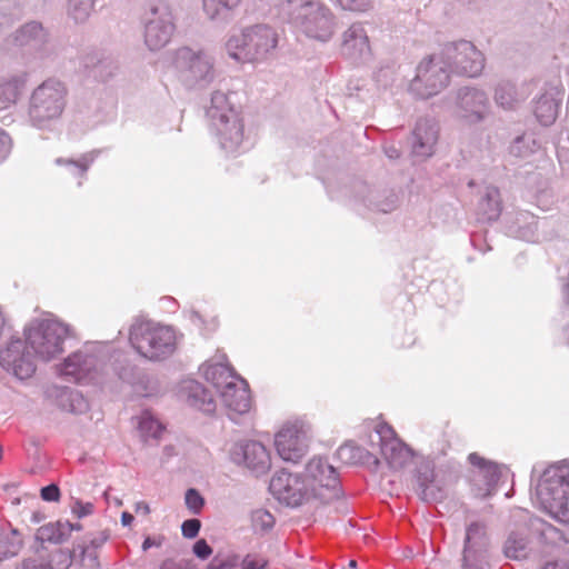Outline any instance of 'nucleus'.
<instances>
[{"label":"nucleus","instance_id":"1","mask_svg":"<svg viewBox=\"0 0 569 569\" xmlns=\"http://www.w3.org/2000/svg\"><path fill=\"white\" fill-rule=\"evenodd\" d=\"M278 13L310 38L328 41L333 34L335 17L320 1L280 0Z\"/></svg>","mask_w":569,"mask_h":569},{"label":"nucleus","instance_id":"2","mask_svg":"<svg viewBox=\"0 0 569 569\" xmlns=\"http://www.w3.org/2000/svg\"><path fill=\"white\" fill-rule=\"evenodd\" d=\"M207 117L216 131L219 143L227 152H236L243 141L244 126L238 112L230 106L226 93L214 91Z\"/></svg>","mask_w":569,"mask_h":569},{"label":"nucleus","instance_id":"3","mask_svg":"<svg viewBox=\"0 0 569 569\" xmlns=\"http://www.w3.org/2000/svg\"><path fill=\"white\" fill-rule=\"evenodd\" d=\"M67 94L66 84L58 79L49 78L39 84L29 99L28 116L31 123L44 128L59 119L67 104Z\"/></svg>","mask_w":569,"mask_h":569},{"label":"nucleus","instance_id":"4","mask_svg":"<svg viewBox=\"0 0 569 569\" xmlns=\"http://www.w3.org/2000/svg\"><path fill=\"white\" fill-rule=\"evenodd\" d=\"M172 68L188 89L208 87L216 78L214 60L203 50L181 47L172 53Z\"/></svg>","mask_w":569,"mask_h":569},{"label":"nucleus","instance_id":"5","mask_svg":"<svg viewBox=\"0 0 569 569\" xmlns=\"http://www.w3.org/2000/svg\"><path fill=\"white\" fill-rule=\"evenodd\" d=\"M130 342L141 356L153 361L163 360L176 350L174 331L170 327L152 322L133 325Z\"/></svg>","mask_w":569,"mask_h":569},{"label":"nucleus","instance_id":"6","mask_svg":"<svg viewBox=\"0 0 569 569\" xmlns=\"http://www.w3.org/2000/svg\"><path fill=\"white\" fill-rule=\"evenodd\" d=\"M276 44V32L268 26L258 24L230 37L226 49L239 62H253L263 59Z\"/></svg>","mask_w":569,"mask_h":569},{"label":"nucleus","instance_id":"7","mask_svg":"<svg viewBox=\"0 0 569 569\" xmlns=\"http://www.w3.org/2000/svg\"><path fill=\"white\" fill-rule=\"evenodd\" d=\"M562 469L545 470L538 485L537 497L543 510L555 519L569 523V481Z\"/></svg>","mask_w":569,"mask_h":569},{"label":"nucleus","instance_id":"8","mask_svg":"<svg viewBox=\"0 0 569 569\" xmlns=\"http://www.w3.org/2000/svg\"><path fill=\"white\" fill-rule=\"evenodd\" d=\"M71 335L70 328L54 319L34 321L26 337L38 358L49 361L63 352L64 340Z\"/></svg>","mask_w":569,"mask_h":569},{"label":"nucleus","instance_id":"9","mask_svg":"<svg viewBox=\"0 0 569 569\" xmlns=\"http://www.w3.org/2000/svg\"><path fill=\"white\" fill-rule=\"evenodd\" d=\"M450 69L442 54L432 53L417 67L409 90L420 99H429L442 91L450 82Z\"/></svg>","mask_w":569,"mask_h":569},{"label":"nucleus","instance_id":"10","mask_svg":"<svg viewBox=\"0 0 569 569\" xmlns=\"http://www.w3.org/2000/svg\"><path fill=\"white\" fill-rule=\"evenodd\" d=\"M143 39L150 51H159L171 40L174 31V16L169 3L159 1L150 6L143 16Z\"/></svg>","mask_w":569,"mask_h":569},{"label":"nucleus","instance_id":"11","mask_svg":"<svg viewBox=\"0 0 569 569\" xmlns=\"http://www.w3.org/2000/svg\"><path fill=\"white\" fill-rule=\"evenodd\" d=\"M451 73L478 77L485 68V57L476 46L468 40L451 41L440 49Z\"/></svg>","mask_w":569,"mask_h":569},{"label":"nucleus","instance_id":"12","mask_svg":"<svg viewBox=\"0 0 569 569\" xmlns=\"http://www.w3.org/2000/svg\"><path fill=\"white\" fill-rule=\"evenodd\" d=\"M301 477L308 482V487L315 489L316 500L321 503L339 498L341 486L336 469L322 458L311 459Z\"/></svg>","mask_w":569,"mask_h":569},{"label":"nucleus","instance_id":"13","mask_svg":"<svg viewBox=\"0 0 569 569\" xmlns=\"http://www.w3.org/2000/svg\"><path fill=\"white\" fill-rule=\"evenodd\" d=\"M270 492L289 507L316 500L315 489L308 487L301 475H292L284 470L277 472L270 480Z\"/></svg>","mask_w":569,"mask_h":569},{"label":"nucleus","instance_id":"14","mask_svg":"<svg viewBox=\"0 0 569 569\" xmlns=\"http://www.w3.org/2000/svg\"><path fill=\"white\" fill-rule=\"evenodd\" d=\"M37 358L27 338H11L6 347L0 349V366L20 380L28 379L34 373Z\"/></svg>","mask_w":569,"mask_h":569},{"label":"nucleus","instance_id":"15","mask_svg":"<svg viewBox=\"0 0 569 569\" xmlns=\"http://www.w3.org/2000/svg\"><path fill=\"white\" fill-rule=\"evenodd\" d=\"M489 539L485 525L472 522L467 527L461 557V569L489 568Z\"/></svg>","mask_w":569,"mask_h":569},{"label":"nucleus","instance_id":"16","mask_svg":"<svg viewBox=\"0 0 569 569\" xmlns=\"http://www.w3.org/2000/svg\"><path fill=\"white\" fill-rule=\"evenodd\" d=\"M468 460L475 468L471 473L473 495L478 498L491 496L502 476V467L480 457L477 452L470 453Z\"/></svg>","mask_w":569,"mask_h":569},{"label":"nucleus","instance_id":"17","mask_svg":"<svg viewBox=\"0 0 569 569\" xmlns=\"http://www.w3.org/2000/svg\"><path fill=\"white\" fill-rule=\"evenodd\" d=\"M231 460L244 465L256 476L264 475L271 467V458L267 448L258 441L236 443L230 451Z\"/></svg>","mask_w":569,"mask_h":569},{"label":"nucleus","instance_id":"18","mask_svg":"<svg viewBox=\"0 0 569 569\" xmlns=\"http://www.w3.org/2000/svg\"><path fill=\"white\" fill-rule=\"evenodd\" d=\"M458 114L471 123L485 119L488 110L487 94L477 88L462 87L456 93Z\"/></svg>","mask_w":569,"mask_h":569},{"label":"nucleus","instance_id":"19","mask_svg":"<svg viewBox=\"0 0 569 569\" xmlns=\"http://www.w3.org/2000/svg\"><path fill=\"white\" fill-rule=\"evenodd\" d=\"M98 368L99 360L94 355L78 351L64 360L60 373L69 381L83 383L94 379Z\"/></svg>","mask_w":569,"mask_h":569},{"label":"nucleus","instance_id":"20","mask_svg":"<svg viewBox=\"0 0 569 569\" xmlns=\"http://www.w3.org/2000/svg\"><path fill=\"white\" fill-rule=\"evenodd\" d=\"M418 496L428 503L439 502L447 496L441 479L435 473L432 461L421 462L417 469Z\"/></svg>","mask_w":569,"mask_h":569},{"label":"nucleus","instance_id":"21","mask_svg":"<svg viewBox=\"0 0 569 569\" xmlns=\"http://www.w3.org/2000/svg\"><path fill=\"white\" fill-rule=\"evenodd\" d=\"M274 446L279 456L291 462H298L306 453L305 435L297 426L283 427L274 439Z\"/></svg>","mask_w":569,"mask_h":569},{"label":"nucleus","instance_id":"22","mask_svg":"<svg viewBox=\"0 0 569 569\" xmlns=\"http://www.w3.org/2000/svg\"><path fill=\"white\" fill-rule=\"evenodd\" d=\"M439 136L438 122L432 118L418 119L412 131V153L420 158H428L433 153Z\"/></svg>","mask_w":569,"mask_h":569},{"label":"nucleus","instance_id":"23","mask_svg":"<svg viewBox=\"0 0 569 569\" xmlns=\"http://www.w3.org/2000/svg\"><path fill=\"white\" fill-rule=\"evenodd\" d=\"M381 453L393 469H400L406 466L411 457V450L399 439L395 437V431L388 427H382L379 431Z\"/></svg>","mask_w":569,"mask_h":569},{"label":"nucleus","instance_id":"24","mask_svg":"<svg viewBox=\"0 0 569 569\" xmlns=\"http://www.w3.org/2000/svg\"><path fill=\"white\" fill-rule=\"evenodd\" d=\"M341 52L352 61H358L369 54V39L361 24L355 23L343 33Z\"/></svg>","mask_w":569,"mask_h":569},{"label":"nucleus","instance_id":"25","mask_svg":"<svg viewBox=\"0 0 569 569\" xmlns=\"http://www.w3.org/2000/svg\"><path fill=\"white\" fill-rule=\"evenodd\" d=\"M16 46L29 48L32 51H42L48 42V33L42 24L31 21L20 27L13 34Z\"/></svg>","mask_w":569,"mask_h":569},{"label":"nucleus","instance_id":"26","mask_svg":"<svg viewBox=\"0 0 569 569\" xmlns=\"http://www.w3.org/2000/svg\"><path fill=\"white\" fill-rule=\"evenodd\" d=\"M83 67L90 76L100 80L108 81L118 70L117 61L103 52H91L83 57Z\"/></svg>","mask_w":569,"mask_h":569},{"label":"nucleus","instance_id":"27","mask_svg":"<svg viewBox=\"0 0 569 569\" xmlns=\"http://www.w3.org/2000/svg\"><path fill=\"white\" fill-rule=\"evenodd\" d=\"M502 212V200L500 191L493 186L485 188L477 206V217L481 222H493Z\"/></svg>","mask_w":569,"mask_h":569},{"label":"nucleus","instance_id":"28","mask_svg":"<svg viewBox=\"0 0 569 569\" xmlns=\"http://www.w3.org/2000/svg\"><path fill=\"white\" fill-rule=\"evenodd\" d=\"M222 402L227 408L236 413L242 415L249 411L251 407V397L247 387H238L233 380L226 382L220 391Z\"/></svg>","mask_w":569,"mask_h":569},{"label":"nucleus","instance_id":"29","mask_svg":"<svg viewBox=\"0 0 569 569\" xmlns=\"http://www.w3.org/2000/svg\"><path fill=\"white\" fill-rule=\"evenodd\" d=\"M183 391L186 392V401L190 406L207 413L214 411L213 397L201 383L190 380L183 386Z\"/></svg>","mask_w":569,"mask_h":569},{"label":"nucleus","instance_id":"30","mask_svg":"<svg viewBox=\"0 0 569 569\" xmlns=\"http://www.w3.org/2000/svg\"><path fill=\"white\" fill-rule=\"evenodd\" d=\"M502 550L509 559H527L532 551L528 533L526 531H511L503 543Z\"/></svg>","mask_w":569,"mask_h":569},{"label":"nucleus","instance_id":"31","mask_svg":"<svg viewBox=\"0 0 569 569\" xmlns=\"http://www.w3.org/2000/svg\"><path fill=\"white\" fill-rule=\"evenodd\" d=\"M557 92L546 91L535 102L533 113L538 121L543 126H550L558 117L559 100Z\"/></svg>","mask_w":569,"mask_h":569},{"label":"nucleus","instance_id":"32","mask_svg":"<svg viewBox=\"0 0 569 569\" xmlns=\"http://www.w3.org/2000/svg\"><path fill=\"white\" fill-rule=\"evenodd\" d=\"M510 231L516 234V237L523 239L526 241H537V221L533 214L529 212H519L517 214L515 226L510 227Z\"/></svg>","mask_w":569,"mask_h":569},{"label":"nucleus","instance_id":"33","mask_svg":"<svg viewBox=\"0 0 569 569\" xmlns=\"http://www.w3.org/2000/svg\"><path fill=\"white\" fill-rule=\"evenodd\" d=\"M56 396L58 405L66 411L80 413L83 412L88 403L83 399L82 395L70 388H58L56 389Z\"/></svg>","mask_w":569,"mask_h":569},{"label":"nucleus","instance_id":"34","mask_svg":"<svg viewBox=\"0 0 569 569\" xmlns=\"http://www.w3.org/2000/svg\"><path fill=\"white\" fill-rule=\"evenodd\" d=\"M201 370L203 371L204 379L211 382L219 393L226 386V382H230L229 379H233L232 370L221 363L203 365Z\"/></svg>","mask_w":569,"mask_h":569},{"label":"nucleus","instance_id":"35","mask_svg":"<svg viewBox=\"0 0 569 569\" xmlns=\"http://www.w3.org/2000/svg\"><path fill=\"white\" fill-rule=\"evenodd\" d=\"M523 99V94L519 93L516 84L510 81H501L496 87L495 100L505 109L515 108V106Z\"/></svg>","mask_w":569,"mask_h":569},{"label":"nucleus","instance_id":"36","mask_svg":"<svg viewBox=\"0 0 569 569\" xmlns=\"http://www.w3.org/2000/svg\"><path fill=\"white\" fill-rule=\"evenodd\" d=\"M36 540L60 545L68 540V531L61 521L49 522L37 530Z\"/></svg>","mask_w":569,"mask_h":569},{"label":"nucleus","instance_id":"37","mask_svg":"<svg viewBox=\"0 0 569 569\" xmlns=\"http://www.w3.org/2000/svg\"><path fill=\"white\" fill-rule=\"evenodd\" d=\"M23 84L24 81L18 77L0 83V111L16 104Z\"/></svg>","mask_w":569,"mask_h":569},{"label":"nucleus","instance_id":"38","mask_svg":"<svg viewBox=\"0 0 569 569\" xmlns=\"http://www.w3.org/2000/svg\"><path fill=\"white\" fill-rule=\"evenodd\" d=\"M369 456L368 450L357 446L352 441L346 442L337 450V457L347 465L362 463Z\"/></svg>","mask_w":569,"mask_h":569},{"label":"nucleus","instance_id":"39","mask_svg":"<svg viewBox=\"0 0 569 569\" xmlns=\"http://www.w3.org/2000/svg\"><path fill=\"white\" fill-rule=\"evenodd\" d=\"M98 154H99L98 150H92V151L81 154L79 159L57 158L56 164L73 167L76 170V174L82 179L86 177V174L89 170V167L94 161V159L98 157Z\"/></svg>","mask_w":569,"mask_h":569},{"label":"nucleus","instance_id":"40","mask_svg":"<svg viewBox=\"0 0 569 569\" xmlns=\"http://www.w3.org/2000/svg\"><path fill=\"white\" fill-rule=\"evenodd\" d=\"M241 0H203V10L210 19H224Z\"/></svg>","mask_w":569,"mask_h":569},{"label":"nucleus","instance_id":"41","mask_svg":"<svg viewBox=\"0 0 569 569\" xmlns=\"http://www.w3.org/2000/svg\"><path fill=\"white\" fill-rule=\"evenodd\" d=\"M23 541L17 529H12L10 535L0 539V562L7 558L14 557L22 548Z\"/></svg>","mask_w":569,"mask_h":569},{"label":"nucleus","instance_id":"42","mask_svg":"<svg viewBox=\"0 0 569 569\" xmlns=\"http://www.w3.org/2000/svg\"><path fill=\"white\" fill-rule=\"evenodd\" d=\"M163 429V426L147 412L142 415L139 421V431L146 441L149 438L159 439Z\"/></svg>","mask_w":569,"mask_h":569},{"label":"nucleus","instance_id":"43","mask_svg":"<svg viewBox=\"0 0 569 569\" xmlns=\"http://www.w3.org/2000/svg\"><path fill=\"white\" fill-rule=\"evenodd\" d=\"M77 558V549L73 547L72 550H56L49 561V569H68L71 562Z\"/></svg>","mask_w":569,"mask_h":569},{"label":"nucleus","instance_id":"44","mask_svg":"<svg viewBox=\"0 0 569 569\" xmlns=\"http://www.w3.org/2000/svg\"><path fill=\"white\" fill-rule=\"evenodd\" d=\"M74 548L77 549V557L80 558V562L83 567L88 569H100L97 549L84 543H79L74 546Z\"/></svg>","mask_w":569,"mask_h":569},{"label":"nucleus","instance_id":"45","mask_svg":"<svg viewBox=\"0 0 569 569\" xmlns=\"http://www.w3.org/2000/svg\"><path fill=\"white\" fill-rule=\"evenodd\" d=\"M536 140L530 134L518 136L510 146V153L526 157L535 151Z\"/></svg>","mask_w":569,"mask_h":569},{"label":"nucleus","instance_id":"46","mask_svg":"<svg viewBox=\"0 0 569 569\" xmlns=\"http://www.w3.org/2000/svg\"><path fill=\"white\" fill-rule=\"evenodd\" d=\"M251 522L254 531L266 533L274 526V518L268 510L258 509L251 513Z\"/></svg>","mask_w":569,"mask_h":569},{"label":"nucleus","instance_id":"47","mask_svg":"<svg viewBox=\"0 0 569 569\" xmlns=\"http://www.w3.org/2000/svg\"><path fill=\"white\" fill-rule=\"evenodd\" d=\"M96 0H69V12L77 22L84 21L94 4Z\"/></svg>","mask_w":569,"mask_h":569},{"label":"nucleus","instance_id":"48","mask_svg":"<svg viewBox=\"0 0 569 569\" xmlns=\"http://www.w3.org/2000/svg\"><path fill=\"white\" fill-rule=\"evenodd\" d=\"M370 206L377 211L388 213L398 207V197L395 192H389L383 199L375 198Z\"/></svg>","mask_w":569,"mask_h":569},{"label":"nucleus","instance_id":"49","mask_svg":"<svg viewBox=\"0 0 569 569\" xmlns=\"http://www.w3.org/2000/svg\"><path fill=\"white\" fill-rule=\"evenodd\" d=\"M240 557L238 555H229L221 557L217 555L212 558L207 569H232L239 565Z\"/></svg>","mask_w":569,"mask_h":569},{"label":"nucleus","instance_id":"50","mask_svg":"<svg viewBox=\"0 0 569 569\" xmlns=\"http://www.w3.org/2000/svg\"><path fill=\"white\" fill-rule=\"evenodd\" d=\"M184 499L187 507L190 509L192 513H200L201 509L204 506V499L197 489H188Z\"/></svg>","mask_w":569,"mask_h":569},{"label":"nucleus","instance_id":"51","mask_svg":"<svg viewBox=\"0 0 569 569\" xmlns=\"http://www.w3.org/2000/svg\"><path fill=\"white\" fill-rule=\"evenodd\" d=\"M201 528V522L197 518L184 520L181 526L183 537L192 539L196 538Z\"/></svg>","mask_w":569,"mask_h":569},{"label":"nucleus","instance_id":"52","mask_svg":"<svg viewBox=\"0 0 569 569\" xmlns=\"http://www.w3.org/2000/svg\"><path fill=\"white\" fill-rule=\"evenodd\" d=\"M339 4L345 10L350 11H367L369 8H371V0H349L348 3H345V0H337Z\"/></svg>","mask_w":569,"mask_h":569},{"label":"nucleus","instance_id":"53","mask_svg":"<svg viewBox=\"0 0 569 569\" xmlns=\"http://www.w3.org/2000/svg\"><path fill=\"white\" fill-rule=\"evenodd\" d=\"M267 565L268 561L266 559L251 555H247L241 561L242 569H264Z\"/></svg>","mask_w":569,"mask_h":569},{"label":"nucleus","instance_id":"54","mask_svg":"<svg viewBox=\"0 0 569 569\" xmlns=\"http://www.w3.org/2000/svg\"><path fill=\"white\" fill-rule=\"evenodd\" d=\"M193 553L201 560L209 558L212 553V548L208 545L204 539H199L193 545Z\"/></svg>","mask_w":569,"mask_h":569},{"label":"nucleus","instance_id":"55","mask_svg":"<svg viewBox=\"0 0 569 569\" xmlns=\"http://www.w3.org/2000/svg\"><path fill=\"white\" fill-rule=\"evenodd\" d=\"M40 496L46 501H58L60 499V489L56 483H50L41 488Z\"/></svg>","mask_w":569,"mask_h":569},{"label":"nucleus","instance_id":"56","mask_svg":"<svg viewBox=\"0 0 569 569\" xmlns=\"http://www.w3.org/2000/svg\"><path fill=\"white\" fill-rule=\"evenodd\" d=\"M542 569H569V551L552 561L546 562Z\"/></svg>","mask_w":569,"mask_h":569},{"label":"nucleus","instance_id":"57","mask_svg":"<svg viewBox=\"0 0 569 569\" xmlns=\"http://www.w3.org/2000/svg\"><path fill=\"white\" fill-rule=\"evenodd\" d=\"M11 150V139L7 132L0 130V160H3Z\"/></svg>","mask_w":569,"mask_h":569},{"label":"nucleus","instance_id":"58","mask_svg":"<svg viewBox=\"0 0 569 569\" xmlns=\"http://www.w3.org/2000/svg\"><path fill=\"white\" fill-rule=\"evenodd\" d=\"M93 510V505L90 502L83 503L80 500H77L72 507V511L79 517H86L90 515Z\"/></svg>","mask_w":569,"mask_h":569},{"label":"nucleus","instance_id":"59","mask_svg":"<svg viewBox=\"0 0 569 569\" xmlns=\"http://www.w3.org/2000/svg\"><path fill=\"white\" fill-rule=\"evenodd\" d=\"M189 562L187 560L176 561L173 559H166L162 561L160 569H188Z\"/></svg>","mask_w":569,"mask_h":569},{"label":"nucleus","instance_id":"60","mask_svg":"<svg viewBox=\"0 0 569 569\" xmlns=\"http://www.w3.org/2000/svg\"><path fill=\"white\" fill-rule=\"evenodd\" d=\"M17 569H49V565L48 562H38L34 559H26Z\"/></svg>","mask_w":569,"mask_h":569},{"label":"nucleus","instance_id":"61","mask_svg":"<svg viewBox=\"0 0 569 569\" xmlns=\"http://www.w3.org/2000/svg\"><path fill=\"white\" fill-rule=\"evenodd\" d=\"M109 539V531L103 530L99 533L98 537L90 540L89 546L93 549H98Z\"/></svg>","mask_w":569,"mask_h":569},{"label":"nucleus","instance_id":"62","mask_svg":"<svg viewBox=\"0 0 569 569\" xmlns=\"http://www.w3.org/2000/svg\"><path fill=\"white\" fill-rule=\"evenodd\" d=\"M119 378L126 382L131 383L133 381V368L132 367H122L117 371Z\"/></svg>","mask_w":569,"mask_h":569},{"label":"nucleus","instance_id":"63","mask_svg":"<svg viewBox=\"0 0 569 569\" xmlns=\"http://www.w3.org/2000/svg\"><path fill=\"white\" fill-rule=\"evenodd\" d=\"M163 539H164L163 537H160L158 540H156L154 538H151V537H147L142 543V550L146 551L149 548H151L152 546L160 547L162 545Z\"/></svg>","mask_w":569,"mask_h":569},{"label":"nucleus","instance_id":"64","mask_svg":"<svg viewBox=\"0 0 569 569\" xmlns=\"http://www.w3.org/2000/svg\"><path fill=\"white\" fill-rule=\"evenodd\" d=\"M385 153L389 159H392V160L399 159L401 156L400 150L395 146L385 147Z\"/></svg>","mask_w":569,"mask_h":569}]
</instances>
